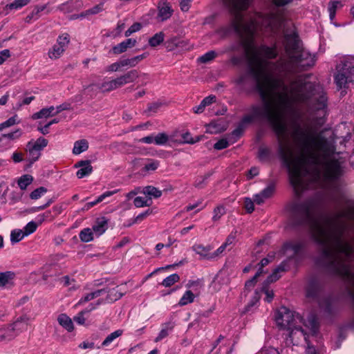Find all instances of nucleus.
Listing matches in <instances>:
<instances>
[{"label": "nucleus", "mask_w": 354, "mask_h": 354, "mask_svg": "<svg viewBox=\"0 0 354 354\" xmlns=\"http://www.w3.org/2000/svg\"><path fill=\"white\" fill-rule=\"evenodd\" d=\"M306 325L310 328L313 336H316L319 332V324L318 318L315 314L308 315Z\"/></svg>", "instance_id": "obj_16"}, {"label": "nucleus", "mask_w": 354, "mask_h": 354, "mask_svg": "<svg viewBox=\"0 0 354 354\" xmlns=\"http://www.w3.org/2000/svg\"><path fill=\"white\" fill-rule=\"evenodd\" d=\"M206 127L207 132L212 134L219 133L227 129V125L222 120L212 121Z\"/></svg>", "instance_id": "obj_14"}, {"label": "nucleus", "mask_w": 354, "mask_h": 354, "mask_svg": "<svg viewBox=\"0 0 354 354\" xmlns=\"http://www.w3.org/2000/svg\"><path fill=\"white\" fill-rule=\"evenodd\" d=\"M118 286L113 288H109L108 291H106L107 296L106 300L108 302H114L118 299H120L124 294L120 292L118 289Z\"/></svg>", "instance_id": "obj_26"}, {"label": "nucleus", "mask_w": 354, "mask_h": 354, "mask_svg": "<svg viewBox=\"0 0 354 354\" xmlns=\"http://www.w3.org/2000/svg\"><path fill=\"white\" fill-rule=\"evenodd\" d=\"M75 167H80L77 171L76 175L78 178H82L91 174L93 167L91 165V161L88 160H80L75 165Z\"/></svg>", "instance_id": "obj_12"}, {"label": "nucleus", "mask_w": 354, "mask_h": 354, "mask_svg": "<svg viewBox=\"0 0 354 354\" xmlns=\"http://www.w3.org/2000/svg\"><path fill=\"white\" fill-rule=\"evenodd\" d=\"M223 3L229 8L233 18L229 26L221 28L219 32L223 36H227L231 32H235L243 41L252 45L253 37L259 26L263 17L259 13H254L249 18H245L243 10H246L250 4V0H223Z\"/></svg>", "instance_id": "obj_4"}, {"label": "nucleus", "mask_w": 354, "mask_h": 354, "mask_svg": "<svg viewBox=\"0 0 354 354\" xmlns=\"http://www.w3.org/2000/svg\"><path fill=\"white\" fill-rule=\"evenodd\" d=\"M142 28V25L140 23H134L131 27L126 30L124 35L125 37H129L133 32L139 31Z\"/></svg>", "instance_id": "obj_57"}, {"label": "nucleus", "mask_w": 354, "mask_h": 354, "mask_svg": "<svg viewBox=\"0 0 354 354\" xmlns=\"http://www.w3.org/2000/svg\"><path fill=\"white\" fill-rule=\"evenodd\" d=\"M165 34L162 32H157L153 37L149 38V44L151 47H156L163 42Z\"/></svg>", "instance_id": "obj_30"}, {"label": "nucleus", "mask_w": 354, "mask_h": 354, "mask_svg": "<svg viewBox=\"0 0 354 354\" xmlns=\"http://www.w3.org/2000/svg\"><path fill=\"white\" fill-rule=\"evenodd\" d=\"M137 41L134 39H127L121 43L113 46L110 52L115 55L121 54L122 53L126 52L128 48L134 47Z\"/></svg>", "instance_id": "obj_11"}, {"label": "nucleus", "mask_w": 354, "mask_h": 354, "mask_svg": "<svg viewBox=\"0 0 354 354\" xmlns=\"http://www.w3.org/2000/svg\"><path fill=\"white\" fill-rule=\"evenodd\" d=\"M64 51V48L62 46L55 44L53 48L48 51V56L50 59H57Z\"/></svg>", "instance_id": "obj_35"}, {"label": "nucleus", "mask_w": 354, "mask_h": 354, "mask_svg": "<svg viewBox=\"0 0 354 354\" xmlns=\"http://www.w3.org/2000/svg\"><path fill=\"white\" fill-rule=\"evenodd\" d=\"M152 213V210L150 209H147L145 212L138 214L134 219L133 223H137L141 221L147 216L150 215Z\"/></svg>", "instance_id": "obj_63"}, {"label": "nucleus", "mask_w": 354, "mask_h": 354, "mask_svg": "<svg viewBox=\"0 0 354 354\" xmlns=\"http://www.w3.org/2000/svg\"><path fill=\"white\" fill-rule=\"evenodd\" d=\"M71 109H72V106H71V103L64 102L62 104H60L56 107L55 113L57 114V113L62 112V111H67V110H71Z\"/></svg>", "instance_id": "obj_61"}, {"label": "nucleus", "mask_w": 354, "mask_h": 354, "mask_svg": "<svg viewBox=\"0 0 354 354\" xmlns=\"http://www.w3.org/2000/svg\"><path fill=\"white\" fill-rule=\"evenodd\" d=\"M310 75H299L288 86L279 77L249 66L234 80L243 91L246 80L252 77L263 104L251 105L250 113L242 118L232 135L239 138L248 124L267 121L277 136V152L297 196L309 187L308 165L317 167V178L337 194L344 174V159L336 151L333 133L319 129L326 121L327 98L317 84L306 81Z\"/></svg>", "instance_id": "obj_1"}, {"label": "nucleus", "mask_w": 354, "mask_h": 354, "mask_svg": "<svg viewBox=\"0 0 354 354\" xmlns=\"http://www.w3.org/2000/svg\"><path fill=\"white\" fill-rule=\"evenodd\" d=\"M229 146V142L227 139L223 138L219 140L218 142H216L214 145V148L216 150H221L223 149H225L228 147Z\"/></svg>", "instance_id": "obj_58"}, {"label": "nucleus", "mask_w": 354, "mask_h": 354, "mask_svg": "<svg viewBox=\"0 0 354 354\" xmlns=\"http://www.w3.org/2000/svg\"><path fill=\"white\" fill-rule=\"evenodd\" d=\"M54 106H50L48 108H44L41 109L39 112L35 113L32 115L33 119H39L42 118H48L50 116H54L57 115L55 113Z\"/></svg>", "instance_id": "obj_23"}, {"label": "nucleus", "mask_w": 354, "mask_h": 354, "mask_svg": "<svg viewBox=\"0 0 354 354\" xmlns=\"http://www.w3.org/2000/svg\"><path fill=\"white\" fill-rule=\"evenodd\" d=\"M210 246L205 247L203 245H195L193 246V250L199 254L202 258L211 259V254L209 252L211 250Z\"/></svg>", "instance_id": "obj_24"}, {"label": "nucleus", "mask_w": 354, "mask_h": 354, "mask_svg": "<svg viewBox=\"0 0 354 354\" xmlns=\"http://www.w3.org/2000/svg\"><path fill=\"white\" fill-rule=\"evenodd\" d=\"M203 138V136H196L195 138H193L191 136V133L189 132H186L182 134L183 142L187 144H194L197 142H199Z\"/></svg>", "instance_id": "obj_44"}, {"label": "nucleus", "mask_w": 354, "mask_h": 354, "mask_svg": "<svg viewBox=\"0 0 354 354\" xmlns=\"http://www.w3.org/2000/svg\"><path fill=\"white\" fill-rule=\"evenodd\" d=\"M162 103L161 102L157 101L148 104L147 109L145 111L148 115H150L151 113H156L158 109L162 106Z\"/></svg>", "instance_id": "obj_45"}, {"label": "nucleus", "mask_w": 354, "mask_h": 354, "mask_svg": "<svg viewBox=\"0 0 354 354\" xmlns=\"http://www.w3.org/2000/svg\"><path fill=\"white\" fill-rule=\"evenodd\" d=\"M185 43V40L180 39L176 37H174L167 40L165 42L166 48L169 51L174 50L176 48H178V46H180V44Z\"/></svg>", "instance_id": "obj_29"}, {"label": "nucleus", "mask_w": 354, "mask_h": 354, "mask_svg": "<svg viewBox=\"0 0 354 354\" xmlns=\"http://www.w3.org/2000/svg\"><path fill=\"white\" fill-rule=\"evenodd\" d=\"M80 239L82 241L87 243L93 240V232L90 228H85L80 233Z\"/></svg>", "instance_id": "obj_40"}, {"label": "nucleus", "mask_w": 354, "mask_h": 354, "mask_svg": "<svg viewBox=\"0 0 354 354\" xmlns=\"http://www.w3.org/2000/svg\"><path fill=\"white\" fill-rule=\"evenodd\" d=\"M28 322L29 317L24 315L18 317L10 326L14 331H21L26 329Z\"/></svg>", "instance_id": "obj_17"}, {"label": "nucleus", "mask_w": 354, "mask_h": 354, "mask_svg": "<svg viewBox=\"0 0 354 354\" xmlns=\"http://www.w3.org/2000/svg\"><path fill=\"white\" fill-rule=\"evenodd\" d=\"M25 234L21 230H15L11 232L10 241L12 243L19 242L24 236Z\"/></svg>", "instance_id": "obj_43"}, {"label": "nucleus", "mask_w": 354, "mask_h": 354, "mask_svg": "<svg viewBox=\"0 0 354 354\" xmlns=\"http://www.w3.org/2000/svg\"><path fill=\"white\" fill-rule=\"evenodd\" d=\"M290 223L293 227L309 230L312 239L319 248L315 264L328 276L350 279V266L354 258L353 246L344 239L346 223L319 212L318 204L310 198L292 203L290 206Z\"/></svg>", "instance_id": "obj_2"}, {"label": "nucleus", "mask_w": 354, "mask_h": 354, "mask_svg": "<svg viewBox=\"0 0 354 354\" xmlns=\"http://www.w3.org/2000/svg\"><path fill=\"white\" fill-rule=\"evenodd\" d=\"M116 192H117L116 190L105 192L104 193H103L102 194L99 196L97 197V198L96 200H95L94 201L86 203L84 207L82 208V209L84 211L88 210L89 209H91L94 205H95L102 202L106 198L111 196L112 195H113Z\"/></svg>", "instance_id": "obj_19"}, {"label": "nucleus", "mask_w": 354, "mask_h": 354, "mask_svg": "<svg viewBox=\"0 0 354 354\" xmlns=\"http://www.w3.org/2000/svg\"><path fill=\"white\" fill-rule=\"evenodd\" d=\"M123 333L122 330H117L111 334H109L102 343V346H108L111 342H113L116 338L120 337Z\"/></svg>", "instance_id": "obj_31"}, {"label": "nucleus", "mask_w": 354, "mask_h": 354, "mask_svg": "<svg viewBox=\"0 0 354 354\" xmlns=\"http://www.w3.org/2000/svg\"><path fill=\"white\" fill-rule=\"evenodd\" d=\"M18 123H19V121L17 120V115H15L14 116L8 119L6 121L0 124V130H3L7 127H10Z\"/></svg>", "instance_id": "obj_49"}, {"label": "nucleus", "mask_w": 354, "mask_h": 354, "mask_svg": "<svg viewBox=\"0 0 354 354\" xmlns=\"http://www.w3.org/2000/svg\"><path fill=\"white\" fill-rule=\"evenodd\" d=\"M180 280V276L176 274H172L167 277H166L160 283L162 286L165 288H169L174 285L175 283L179 281Z\"/></svg>", "instance_id": "obj_32"}, {"label": "nucleus", "mask_w": 354, "mask_h": 354, "mask_svg": "<svg viewBox=\"0 0 354 354\" xmlns=\"http://www.w3.org/2000/svg\"><path fill=\"white\" fill-rule=\"evenodd\" d=\"M48 140L39 137L36 141L32 140L29 141L26 146V151L28 152V158L27 161L29 162L28 167H30L41 156V151L48 145Z\"/></svg>", "instance_id": "obj_8"}, {"label": "nucleus", "mask_w": 354, "mask_h": 354, "mask_svg": "<svg viewBox=\"0 0 354 354\" xmlns=\"http://www.w3.org/2000/svg\"><path fill=\"white\" fill-rule=\"evenodd\" d=\"M149 200L145 199L142 196H137L134 198L133 203L137 207H142L145 206H149L151 203H149Z\"/></svg>", "instance_id": "obj_51"}, {"label": "nucleus", "mask_w": 354, "mask_h": 354, "mask_svg": "<svg viewBox=\"0 0 354 354\" xmlns=\"http://www.w3.org/2000/svg\"><path fill=\"white\" fill-rule=\"evenodd\" d=\"M142 193L149 196V200L153 197L154 198H158L162 195V191L158 189V188L151 186L148 185L145 187H143Z\"/></svg>", "instance_id": "obj_22"}, {"label": "nucleus", "mask_w": 354, "mask_h": 354, "mask_svg": "<svg viewBox=\"0 0 354 354\" xmlns=\"http://www.w3.org/2000/svg\"><path fill=\"white\" fill-rule=\"evenodd\" d=\"M102 299H99L96 304H91V307L88 309H85L84 310H82L76 316L74 317L73 319L74 321L77 323L78 324L82 325L84 324L86 319L84 318V314L88 313L92 310L95 309L96 308V306H98L102 303Z\"/></svg>", "instance_id": "obj_21"}, {"label": "nucleus", "mask_w": 354, "mask_h": 354, "mask_svg": "<svg viewBox=\"0 0 354 354\" xmlns=\"http://www.w3.org/2000/svg\"><path fill=\"white\" fill-rule=\"evenodd\" d=\"M237 232V230H235L229 234V236L226 239L225 242L224 243L225 244H226L227 246L234 243V241L236 239Z\"/></svg>", "instance_id": "obj_62"}, {"label": "nucleus", "mask_w": 354, "mask_h": 354, "mask_svg": "<svg viewBox=\"0 0 354 354\" xmlns=\"http://www.w3.org/2000/svg\"><path fill=\"white\" fill-rule=\"evenodd\" d=\"M254 201H252V199L250 198H245V201H244L245 208L248 213L251 214L254 211Z\"/></svg>", "instance_id": "obj_59"}, {"label": "nucleus", "mask_w": 354, "mask_h": 354, "mask_svg": "<svg viewBox=\"0 0 354 354\" xmlns=\"http://www.w3.org/2000/svg\"><path fill=\"white\" fill-rule=\"evenodd\" d=\"M139 76L137 70H131L122 75L126 84L134 82Z\"/></svg>", "instance_id": "obj_42"}, {"label": "nucleus", "mask_w": 354, "mask_h": 354, "mask_svg": "<svg viewBox=\"0 0 354 354\" xmlns=\"http://www.w3.org/2000/svg\"><path fill=\"white\" fill-rule=\"evenodd\" d=\"M334 79L339 89L354 86V59L346 58L336 66Z\"/></svg>", "instance_id": "obj_7"}, {"label": "nucleus", "mask_w": 354, "mask_h": 354, "mask_svg": "<svg viewBox=\"0 0 354 354\" xmlns=\"http://www.w3.org/2000/svg\"><path fill=\"white\" fill-rule=\"evenodd\" d=\"M100 88H102L104 91H111L114 89H116L117 87L115 86V83L114 80L104 82L101 84Z\"/></svg>", "instance_id": "obj_52"}, {"label": "nucleus", "mask_w": 354, "mask_h": 354, "mask_svg": "<svg viewBox=\"0 0 354 354\" xmlns=\"http://www.w3.org/2000/svg\"><path fill=\"white\" fill-rule=\"evenodd\" d=\"M260 294L259 292L255 291L254 296L252 297L251 301L248 303V304L245 306V311H249L252 307H253L259 300Z\"/></svg>", "instance_id": "obj_55"}, {"label": "nucleus", "mask_w": 354, "mask_h": 354, "mask_svg": "<svg viewBox=\"0 0 354 354\" xmlns=\"http://www.w3.org/2000/svg\"><path fill=\"white\" fill-rule=\"evenodd\" d=\"M47 192V189L44 187H39L32 191L30 194V198L32 200H37Z\"/></svg>", "instance_id": "obj_48"}, {"label": "nucleus", "mask_w": 354, "mask_h": 354, "mask_svg": "<svg viewBox=\"0 0 354 354\" xmlns=\"http://www.w3.org/2000/svg\"><path fill=\"white\" fill-rule=\"evenodd\" d=\"M103 6H104L103 3L96 5L94 7H93L92 8H90L88 10H86L84 12H82L80 14V17H86L87 16L91 15H96L103 10Z\"/></svg>", "instance_id": "obj_38"}, {"label": "nucleus", "mask_w": 354, "mask_h": 354, "mask_svg": "<svg viewBox=\"0 0 354 354\" xmlns=\"http://www.w3.org/2000/svg\"><path fill=\"white\" fill-rule=\"evenodd\" d=\"M194 295L191 290H187L179 301L180 306H185L194 301Z\"/></svg>", "instance_id": "obj_37"}, {"label": "nucleus", "mask_w": 354, "mask_h": 354, "mask_svg": "<svg viewBox=\"0 0 354 354\" xmlns=\"http://www.w3.org/2000/svg\"><path fill=\"white\" fill-rule=\"evenodd\" d=\"M324 282L322 279L317 276H312L306 288V297L308 298L316 299L324 289Z\"/></svg>", "instance_id": "obj_10"}, {"label": "nucleus", "mask_w": 354, "mask_h": 354, "mask_svg": "<svg viewBox=\"0 0 354 354\" xmlns=\"http://www.w3.org/2000/svg\"><path fill=\"white\" fill-rule=\"evenodd\" d=\"M37 227V224L34 221H30L26 224V225L24 227V232L25 235L28 236L30 234L35 232Z\"/></svg>", "instance_id": "obj_50"}, {"label": "nucleus", "mask_w": 354, "mask_h": 354, "mask_svg": "<svg viewBox=\"0 0 354 354\" xmlns=\"http://www.w3.org/2000/svg\"><path fill=\"white\" fill-rule=\"evenodd\" d=\"M14 333L10 325L0 328V341L12 339L15 336Z\"/></svg>", "instance_id": "obj_28"}, {"label": "nucleus", "mask_w": 354, "mask_h": 354, "mask_svg": "<svg viewBox=\"0 0 354 354\" xmlns=\"http://www.w3.org/2000/svg\"><path fill=\"white\" fill-rule=\"evenodd\" d=\"M302 321V317L299 313L291 311L286 306H281L275 313V322L278 328L281 330H287L288 337L293 342L295 335L306 337L305 330L298 325Z\"/></svg>", "instance_id": "obj_5"}, {"label": "nucleus", "mask_w": 354, "mask_h": 354, "mask_svg": "<svg viewBox=\"0 0 354 354\" xmlns=\"http://www.w3.org/2000/svg\"><path fill=\"white\" fill-rule=\"evenodd\" d=\"M10 57V52L8 49L1 50L0 52V64H2Z\"/></svg>", "instance_id": "obj_64"}, {"label": "nucleus", "mask_w": 354, "mask_h": 354, "mask_svg": "<svg viewBox=\"0 0 354 354\" xmlns=\"http://www.w3.org/2000/svg\"><path fill=\"white\" fill-rule=\"evenodd\" d=\"M174 324L172 323L168 322L165 323L162 325V328L160 331L158 335L156 337L155 342H158L165 338L169 335V332L171 331L174 328Z\"/></svg>", "instance_id": "obj_27"}, {"label": "nucleus", "mask_w": 354, "mask_h": 354, "mask_svg": "<svg viewBox=\"0 0 354 354\" xmlns=\"http://www.w3.org/2000/svg\"><path fill=\"white\" fill-rule=\"evenodd\" d=\"M33 178L30 175H24L18 180V185L21 189L24 190L32 182Z\"/></svg>", "instance_id": "obj_36"}, {"label": "nucleus", "mask_w": 354, "mask_h": 354, "mask_svg": "<svg viewBox=\"0 0 354 354\" xmlns=\"http://www.w3.org/2000/svg\"><path fill=\"white\" fill-rule=\"evenodd\" d=\"M172 12L173 10L169 3L165 2L159 3L158 17L162 21L169 19L171 16Z\"/></svg>", "instance_id": "obj_15"}, {"label": "nucleus", "mask_w": 354, "mask_h": 354, "mask_svg": "<svg viewBox=\"0 0 354 354\" xmlns=\"http://www.w3.org/2000/svg\"><path fill=\"white\" fill-rule=\"evenodd\" d=\"M216 56V53L214 50H210L204 54L203 55L201 56L198 58V62L201 63H207L212 60H213Z\"/></svg>", "instance_id": "obj_47"}, {"label": "nucleus", "mask_w": 354, "mask_h": 354, "mask_svg": "<svg viewBox=\"0 0 354 354\" xmlns=\"http://www.w3.org/2000/svg\"><path fill=\"white\" fill-rule=\"evenodd\" d=\"M82 5L81 0H69L59 5L57 9L64 13H69L81 8Z\"/></svg>", "instance_id": "obj_13"}, {"label": "nucleus", "mask_w": 354, "mask_h": 354, "mask_svg": "<svg viewBox=\"0 0 354 354\" xmlns=\"http://www.w3.org/2000/svg\"><path fill=\"white\" fill-rule=\"evenodd\" d=\"M69 43V35L66 33L60 35L57 39V45L64 48Z\"/></svg>", "instance_id": "obj_56"}, {"label": "nucleus", "mask_w": 354, "mask_h": 354, "mask_svg": "<svg viewBox=\"0 0 354 354\" xmlns=\"http://www.w3.org/2000/svg\"><path fill=\"white\" fill-rule=\"evenodd\" d=\"M15 277V273L10 271L0 272V287L5 286Z\"/></svg>", "instance_id": "obj_33"}, {"label": "nucleus", "mask_w": 354, "mask_h": 354, "mask_svg": "<svg viewBox=\"0 0 354 354\" xmlns=\"http://www.w3.org/2000/svg\"><path fill=\"white\" fill-rule=\"evenodd\" d=\"M270 154V151L268 148L266 147H260L259 149V154L258 157L261 161H263L267 159Z\"/></svg>", "instance_id": "obj_53"}, {"label": "nucleus", "mask_w": 354, "mask_h": 354, "mask_svg": "<svg viewBox=\"0 0 354 354\" xmlns=\"http://www.w3.org/2000/svg\"><path fill=\"white\" fill-rule=\"evenodd\" d=\"M160 165V162L157 160L149 159L148 163L145 164L142 168L144 171H153L156 170Z\"/></svg>", "instance_id": "obj_39"}, {"label": "nucleus", "mask_w": 354, "mask_h": 354, "mask_svg": "<svg viewBox=\"0 0 354 354\" xmlns=\"http://www.w3.org/2000/svg\"><path fill=\"white\" fill-rule=\"evenodd\" d=\"M58 323L67 331L71 332L74 329L72 319L66 314H61L57 317Z\"/></svg>", "instance_id": "obj_20"}, {"label": "nucleus", "mask_w": 354, "mask_h": 354, "mask_svg": "<svg viewBox=\"0 0 354 354\" xmlns=\"http://www.w3.org/2000/svg\"><path fill=\"white\" fill-rule=\"evenodd\" d=\"M169 141V136L166 133H159L154 136V144L156 145H165Z\"/></svg>", "instance_id": "obj_41"}, {"label": "nucleus", "mask_w": 354, "mask_h": 354, "mask_svg": "<svg viewBox=\"0 0 354 354\" xmlns=\"http://www.w3.org/2000/svg\"><path fill=\"white\" fill-rule=\"evenodd\" d=\"M107 224L108 221L105 217L98 218L93 225V230L100 236L106 230Z\"/></svg>", "instance_id": "obj_18"}, {"label": "nucleus", "mask_w": 354, "mask_h": 354, "mask_svg": "<svg viewBox=\"0 0 354 354\" xmlns=\"http://www.w3.org/2000/svg\"><path fill=\"white\" fill-rule=\"evenodd\" d=\"M275 189V186L274 184H270L268 186H267L264 189H263L260 194L261 196L264 197V198L266 200L268 198H270L272 196Z\"/></svg>", "instance_id": "obj_46"}, {"label": "nucleus", "mask_w": 354, "mask_h": 354, "mask_svg": "<svg viewBox=\"0 0 354 354\" xmlns=\"http://www.w3.org/2000/svg\"><path fill=\"white\" fill-rule=\"evenodd\" d=\"M319 307L326 318L335 317L340 310L339 301L335 297L326 296L319 299Z\"/></svg>", "instance_id": "obj_9"}, {"label": "nucleus", "mask_w": 354, "mask_h": 354, "mask_svg": "<svg viewBox=\"0 0 354 354\" xmlns=\"http://www.w3.org/2000/svg\"><path fill=\"white\" fill-rule=\"evenodd\" d=\"M88 148V142L86 140L82 139L76 141L74 143L73 153L75 155L80 154L81 153L86 151Z\"/></svg>", "instance_id": "obj_25"}, {"label": "nucleus", "mask_w": 354, "mask_h": 354, "mask_svg": "<svg viewBox=\"0 0 354 354\" xmlns=\"http://www.w3.org/2000/svg\"><path fill=\"white\" fill-rule=\"evenodd\" d=\"M306 339L304 338V339L307 344V348L306 349V354H319V352L316 350L315 346L310 344L309 341L308 339V336L307 335L306 333Z\"/></svg>", "instance_id": "obj_60"}, {"label": "nucleus", "mask_w": 354, "mask_h": 354, "mask_svg": "<svg viewBox=\"0 0 354 354\" xmlns=\"http://www.w3.org/2000/svg\"><path fill=\"white\" fill-rule=\"evenodd\" d=\"M283 37L287 59L280 58L275 62L263 59V58L275 59L278 56V51L276 45H261L254 52V59L259 67H270L272 71L279 73L293 75L307 71L315 65V55L302 48L301 41L295 28L286 29Z\"/></svg>", "instance_id": "obj_3"}, {"label": "nucleus", "mask_w": 354, "mask_h": 354, "mask_svg": "<svg viewBox=\"0 0 354 354\" xmlns=\"http://www.w3.org/2000/svg\"><path fill=\"white\" fill-rule=\"evenodd\" d=\"M305 247V243L301 241H289L283 244L280 252L287 257V259L282 261L270 274L265 281L264 284L273 283L280 278L279 273L284 272L288 268V261L292 259L298 261L299 260L300 253Z\"/></svg>", "instance_id": "obj_6"}, {"label": "nucleus", "mask_w": 354, "mask_h": 354, "mask_svg": "<svg viewBox=\"0 0 354 354\" xmlns=\"http://www.w3.org/2000/svg\"><path fill=\"white\" fill-rule=\"evenodd\" d=\"M30 0H15L13 2L7 4L6 8L9 10H18L26 6Z\"/></svg>", "instance_id": "obj_34"}, {"label": "nucleus", "mask_w": 354, "mask_h": 354, "mask_svg": "<svg viewBox=\"0 0 354 354\" xmlns=\"http://www.w3.org/2000/svg\"><path fill=\"white\" fill-rule=\"evenodd\" d=\"M225 213L223 206H218L214 209L213 221H216Z\"/></svg>", "instance_id": "obj_54"}]
</instances>
